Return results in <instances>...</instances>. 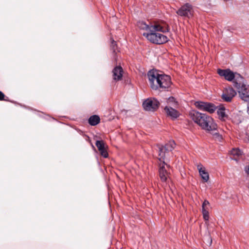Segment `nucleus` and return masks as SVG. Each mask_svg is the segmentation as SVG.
<instances>
[{"instance_id":"f257e3e1","label":"nucleus","mask_w":249,"mask_h":249,"mask_svg":"<svg viewBox=\"0 0 249 249\" xmlns=\"http://www.w3.org/2000/svg\"><path fill=\"white\" fill-rule=\"evenodd\" d=\"M189 115L202 129L208 132L217 131V125L211 116L196 111L191 112Z\"/></svg>"},{"instance_id":"f03ea898","label":"nucleus","mask_w":249,"mask_h":249,"mask_svg":"<svg viewBox=\"0 0 249 249\" xmlns=\"http://www.w3.org/2000/svg\"><path fill=\"white\" fill-rule=\"evenodd\" d=\"M156 25L161 27L160 30H155L151 31L150 33H144L143 36H145L150 42L156 44H163L167 42L169 40L168 38L165 35L159 33L160 32L165 33L169 32L170 27L168 24L164 21H160L157 22Z\"/></svg>"},{"instance_id":"7ed1b4c3","label":"nucleus","mask_w":249,"mask_h":249,"mask_svg":"<svg viewBox=\"0 0 249 249\" xmlns=\"http://www.w3.org/2000/svg\"><path fill=\"white\" fill-rule=\"evenodd\" d=\"M233 83L240 98L245 102H249V85L244 83V78L241 75L238 74Z\"/></svg>"},{"instance_id":"20e7f679","label":"nucleus","mask_w":249,"mask_h":249,"mask_svg":"<svg viewBox=\"0 0 249 249\" xmlns=\"http://www.w3.org/2000/svg\"><path fill=\"white\" fill-rule=\"evenodd\" d=\"M158 83L153 85V90H166L172 85L171 77L166 74H161L160 78H159Z\"/></svg>"},{"instance_id":"39448f33","label":"nucleus","mask_w":249,"mask_h":249,"mask_svg":"<svg viewBox=\"0 0 249 249\" xmlns=\"http://www.w3.org/2000/svg\"><path fill=\"white\" fill-rule=\"evenodd\" d=\"M175 146L176 143L173 141H169L164 146L158 144L157 146L159 148V156L160 157L158 158L159 160L160 161L164 160L165 153L172 151L175 148Z\"/></svg>"},{"instance_id":"423d86ee","label":"nucleus","mask_w":249,"mask_h":249,"mask_svg":"<svg viewBox=\"0 0 249 249\" xmlns=\"http://www.w3.org/2000/svg\"><path fill=\"white\" fill-rule=\"evenodd\" d=\"M194 13L193 6L189 3H186L181 6L176 12L178 16L188 18L193 17Z\"/></svg>"},{"instance_id":"0eeeda50","label":"nucleus","mask_w":249,"mask_h":249,"mask_svg":"<svg viewBox=\"0 0 249 249\" xmlns=\"http://www.w3.org/2000/svg\"><path fill=\"white\" fill-rule=\"evenodd\" d=\"M160 161L159 170V176L161 181L167 184L170 180V173L165 168V165H166L167 168H169L170 166L166 164L163 160Z\"/></svg>"},{"instance_id":"6e6552de","label":"nucleus","mask_w":249,"mask_h":249,"mask_svg":"<svg viewBox=\"0 0 249 249\" xmlns=\"http://www.w3.org/2000/svg\"><path fill=\"white\" fill-rule=\"evenodd\" d=\"M195 105L198 109L207 111L211 114L214 112L217 108L216 106L212 103L202 101L196 102Z\"/></svg>"},{"instance_id":"1a4fd4ad","label":"nucleus","mask_w":249,"mask_h":249,"mask_svg":"<svg viewBox=\"0 0 249 249\" xmlns=\"http://www.w3.org/2000/svg\"><path fill=\"white\" fill-rule=\"evenodd\" d=\"M159 101L155 98H148L145 100L142 106L144 110L146 111H155L158 109L160 106Z\"/></svg>"},{"instance_id":"9d476101","label":"nucleus","mask_w":249,"mask_h":249,"mask_svg":"<svg viewBox=\"0 0 249 249\" xmlns=\"http://www.w3.org/2000/svg\"><path fill=\"white\" fill-rule=\"evenodd\" d=\"M236 95L235 90L232 88L228 87L223 90L221 98L224 102H231Z\"/></svg>"},{"instance_id":"9b49d317","label":"nucleus","mask_w":249,"mask_h":249,"mask_svg":"<svg viewBox=\"0 0 249 249\" xmlns=\"http://www.w3.org/2000/svg\"><path fill=\"white\" fill-rule=\"evenodd\" d=\"M161 74L159 73V72L154 70H150L147 73L149 83L151 88L153 89V85H156V83H158L159 81V78H160Z\"/></svg>"},{"instance_id":"f8f14e48","label":"nucleus","mask_w":249,"mask_h":249,"mask_svg":"<svg viewBox=\"0 0 249 249\" xmlns=\"http://www.w3.org/2000/svg\"><path fill=\"white\" fill-rule=\"evenodd\" d=\"M156 23L157 22L153 24L148 25L144 21H140L137 22V26L140 29L149 31L150 33L151 31L154 32L155 30H160L161 29V27L156 25Z\"/></svg>"},{"instance_id":"ddd939ff","label":"nucleus","mask_w":249,"mask_h":249,"mask_svg":"<svg viewBox=\"0 0 249 249\" xmlns=\"http://www.w3.org/2000/svg\"><path fill=\"white\" fill-rule=\"evenodd\" d=\"M217 73L220 76L224 77L226 80L229 81H231L233 80L234 81L236 76H238V74L234 75L233 72L230 69L222 70L220 69L217 70Z\"/></svg>"},{"instance_id":"4468645a","label":"nucleus","mask_w":249,"mask_h":249,"mask_svg":"<svg viewBox=\"0 0 249 249\" xmlns=\"http://www.w3.org/2000/svg\"><path fill=\"white\" fill-rule=\"evenodd\" d=\"M95 145L100 152V155L104 158H107L108 156V152L105 147V144L103 141H97Z\"/></svg>"},{"instance_id":"2eb2a0df","label":"nucleus","mask_w":249,"mask_h":249,"mask_svg":"<svg viewBox=\"0 0 249 249\" xmlns=\"http://www.w3.org/2000/svg\"><path fill=\"white\" fill-rule=\"evenodd\" d=\"M110 49L112 51V59L115 62H117L118 56L117 53L120 52L119 48L118 47V45L116 41H115L112 38H110Z\"/></svg>"},{"instance_id":"dca6fc26","label":"nucleus","mask_w":249,"mask_h":249,"mask_svg":"<svg viewBox=\"0 0 249 249\" xmlns=\"http://www.w3.org/2000/svg\"><path fill=\"white\" fill-rule=\"evenodd\" d=\"M113 79L115 81L121 80L123 77V70L121 66L115 67L113 71Z\"/></svg>"},{"instance_id":"f3484780","label":"nucleus","mask_w":249,"mask_h":249,"mask_svg":"<svg viewBox=\"0 0 249 249\" xmlns=\"http://www.w3.org/2000/svg\"><path fill=\"white\" fill-rule=\"evenodd\" d=\"M210 203H202V213L203 218L205 221L209 220V212L211 210Z\"/></svg>"},{"instance_id":"a211bd4d","label":"nucleus","mask_w":249,"mask_h":249,"mask_svg":"<svg viewBox=\"0 0 249 249\" xmlns=\"http://www.w3.org/2000/svg\"><path fill=\"white\" fill-rule=\"evenodd\" d=\"M164 111L167 116H170L173 119H176L179 115L178 111L171 107H165Z\"/></svg>"},{"instance_id":"6ab92c4d","label":"nucleus","mask_w":249,"mask_h":249,"mask_svg":"<svg viewBox=\"0 0 249 249\" xmlns=\"http://www.w3.org/2000/svg\"><path fill=\"white\" fill-rule=\"evenodd\" d=\"M197 169L203 181L204 182H207L209 179V175L208 173L206 172L205 168L200 164L197 165Z\"/></svg>"},{"instance_id":"aec40b11","label":"nucleus","mask_w":249,"mask_h":249,"mask_svg":"<svg viewBox=\"0 0 249 249\" xmlns=\"http://www.w3.org/2000/svg\"><path fill=\"white\" fill-rule=\"evenodd\" d=\"M219 108L217 110V113L218 115L219 119L221 121H225L228 117V115L225 113V107L223 105H220Z\"/></svg>"},{"instance_id":"412c9836","label":"nucleus","mask_w":249,"mask_h":249,"mask_svg":"<svg viewBox=\"0 0 249 249\" xmlns=\"http://www.w3.org/2000/svg\"><path fill=\"white\" fill-rule=\"evenodd\" d=\"M100 122V118L98 115H93L91 116L89 120L88 123L91 126H95Z\"/></svg>"},{"instance_id":"4be33fe9","label":"nucleus","mask_w":249,"mask_h":249,"mask_svg":"<svg viewBox=\"0 0 249 249\" xmlns=\"http://www.w3.org/2000/svg\"><path fill=\"white\" fill-rule=\"evenodd\" d=\"M231 154L233 156V159L237 160V159L242 155V152L239 148H233L231 151Z\"/></svg>"},{"instance_id":"5701e85b","label":"nucleus","mask_w":249,"mask_h":249,"mask_svg":"<svg viewBox=\"0 0 249 249\" xmlns=\"http://www.w3.org/2000/svg\"><path fill=\"white\" fill-rule=\"evenodd\" d=\"M212 135H213V138L217 142H221L223 140V138L222 136L219 134L218 132H215V131H211L210 132Z\"/></svg>"},{"instance_id":"b1692460","label":"nucleus","mask_w":249,"mask_h":249,"mask_svg":"<svg viewBox=\"0 0 249 249\" xmlns=\"http://www.w3.org/2000/svg\"><path fill=\"white\" fill-rule=\"evenodd\" d=\"M0 101H9L8 97H6L5 94L0 91Z\"/></svg>"},{"instance_id":"393cba45","label":"nucleus","mask_w":249,"mask_h":249,"mask_svg":"<svg viewBox=\"0 0 249 249\" xmlns=\"http://www.w3.org/2000/svg\"><path fill=\"white\" fill-rule=\"evenodd\" d=\"M247 111H248V113L249 114V105L248 106V110H247Z\"/></svg>"},{"instance_id":"a878e982","label":"nucleus","mask_w":249,"mask_h":249,"mask_svg":"<svg viewBox=\"0 0 249 249\" xmlns=\"http://www.w3.org/2000/svg\"><path fill=\"white\" fill-rule=\"evenodd\" d=\"M174 98L173 97H170V98H169V100H171L172 101L173 100H174Z\"/></svg>"},{"instance_id":"bb28decb","label":"nucleus","mask_w":249,"mask_h":249,"mask_svg":"<svg viewBox=\"0 0 249 249\" xmlns=\"http://www.w3.org/2000/svg\"><path fill=\"white\" fill-rule=\"evenodd\" d=\"M203 202L206 203V202H208V201L205 200V201Z\"/></svg>"},{"instance_id":"cd10ccee","label":"nucleus","mask_w":249,"mask_h":249,"mask_svg":"<svg viewBox=\"0 0 249 249\" xmlns=\"http://www.w3.org/2000/svg\"><path fill=\"white\" fill-rule=\"evenodd\" d=\"M109 206L111 207V203H109Z\"/></svg>"}]
</instances>
